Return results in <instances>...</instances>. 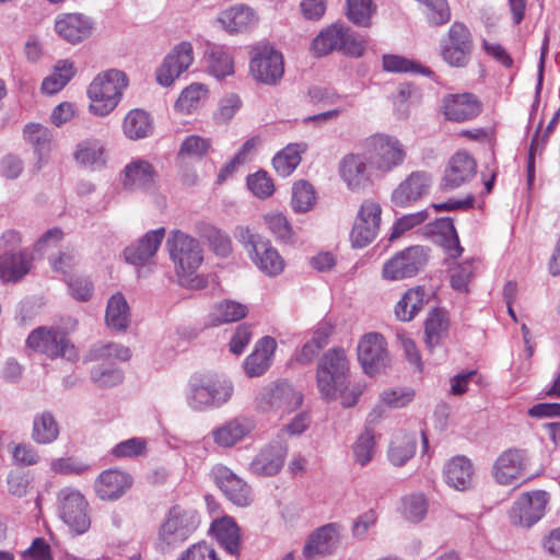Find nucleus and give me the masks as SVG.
<instances>
[{
  "instance_id": "nucleus-1",
  "label": "nucleus",
  "mask_w": 560,
  "mask_h": 560,
  "mask_svg": "<svg viewBox=\"0 0 560 560\" xmlns=\"http://www.w3.org/2000/svg\"><path fill=\"white\" fill-rule=\"evenodd\" d=\"M166 248L180 284L191 289L202 288L203 280L197 275L203 261L199 242L179 230H173L167 237Z\"/></svg>"
},
{
  "instance_id": "nucleus-2",
  "label": "nucleus",
  "mask_w": 560,
  "mask_h": 560,
  "mask_svg": "<svg viewBox=\"0 0 560 560\" xmlns=\"http://www.w3.org/2000/svg\"><path fill=\"white\" fill-rule=\"evenodd\" d=\"M233 393L232 381L212 374H196L189 378L185 401L192 411L206 412L228 404Z\"/></svg>"
},
{
  "instance_id": "nucleus-3",
  "label": "nucleus",
  "mask_w": 560,
  "mask_h": 560,
  "mask_svg": "<svg viewBox=\"0 0 560 560\" xmlns=\"http://www.w3.org/2000/svg\"><path fill=\"white\" fill-rule=\"evenodd\" d=\"M128 80L122 71L112 69L97 74L90 83V112L100 117L112 113L121 100Z\"/></svg>"
},
{
  "instance_id": "nucleus-4",
  "label": "nucleus",
  "mask_w": 560,
  "mask_h": 560,
  "mask_svg": "<svg viewBox=\"0 0 560 560\" xmlns=\"http://www.w3.org/2000/svg\"><path fill=\"white\" fill-rule=\"evenodd\" d=\"M234 237L244 246L252 261L261 272L276 277L283 271L284 260L269 240L243 225L235 229Z\"/></svg>"
},
{
  "instance_id": "nucleus-5",
  "label": "nucleus",
  "mask_w": 560,
  "mask_h": 560,
  "mask_svg": "<svg viewBox=\"0 0 560 560\" xmlns=\"http://www.w3.org/2000/svg\"><path fill=\"white\" fill-rule=\"evenodd\" d=\"M199 524L197 511L178 505L172 508L159 528V548L165 551L178 547L194 534Z\"/></svg>"
},
{
  "instance_id": "nucleus-6",
  "label": "nucleus",
  "mask_w": 560,
  "mask_h": 560,
  "mask_svg": "<svg viewBox=\"0 0 560 560\" xmlns=\"http://www.w3.org/2000/svg\"><path fill=\"white\" fill-rule=\"evenodd\" d=\"M349 377V361L341 348H334L320 358L316 383L322 397L328 401L336 400V390L345 385Z\"/></svg>"
},
{
  "instance_id": "nucleus-7",
  "label": "nucleus",
  "mask_w": 560,
  "mask_h": 560,
  "mask_svg": "<svg viewBox=\"0 0 560 560\" xmlns=\"http://www.w3.org/2000/svg\"><path fill=\"white\" fill-rule=\"evenodd\" d=\"M369 164L372 168L388 173L401 165L406 159L402 143L395 137L374 135L365 140Z\"/></svg>"
},
{
  "instance_id": "nucleus-8",
  "label": "nucleus",
  "mask_w": 560,
  "mask_h": 560,
  "mask_svg": "<svg viewBox=\"0 0 560 560\" xmlns=\"http://www.w3.org/2000/svg\"><path fill=\"white\" fill-rule=\"evenodd\" d=\"M472 35L462 22H454L440 40V55L453 68H465L472 54Z\"/></svg>"
},
{
  "instance_id": "nucleus-9",
  "label": "nucleus",
  "mask_w": 560,
  "mask_h": 560,
  "mask_svg": "<svg viewBox=\"0 0 560 560\" xmlns=\"http://www.w3.org/2000/svg\"><path fill=\"white\" fill-rule=\"evenodd\" d=\"M88 501L75 488L65 487L57 493V511L60 520L77 534L85 533L91 525Z\"/></svg>"
},
{
  "instance_id": "nucleus-10",
  "label": "nucleus",
  "mask_w": 560,
  "mask_h": 560,
  "mask_svg": "<svg viewBox=\"0 0 560 560\" xmlns=\"http://www.w3.org/2000/svg\"><path fill=\"white\" fill-rule=\"evenodd\" d=\"M27 345L51 359L60 357L72 361L78 358L74 346L70 343L66 334L57 328L39 327L33 330L27 338Z\"/></svg>"
},
{
  "instance_id": "nucleus-11",
  "label": "nucleus",
  "mask_w": 560,
  "mask_h": 560,
  "mask_svg": "<svg viewBox=\"0 0 560 560\" xmlns=\"http://www.w3.org/2000/svg\"><path fill=\"white\" fill-rule=\"evenodd\" d=\"M428 250L420 245L410 246L388 259L382 269V276L389 281L415 277L427 264Z\"/></svg>"
},
{
  "instance_id": "nucleus-12",
  "label": "nucleus",
  "mask_w": 560,
  "mask_h": 560,
  "mask_svg": "<svg viewBox=\"0 0 560 560\" xmlns=\"http://www.w3.org/2000/svg\"><path fill=\"white\" fill-rule=\"evenodd\" d=\"M549 494L544 490L523 493L509 511V520L513 526L529 528L542 518Z\"/></svg>"
},
{
  "instance_id": "nucleus-13",
  "label": "nucleus",
  "mask_w": 560,
  "mask_h": 560,
  "mask_svg": "<svg viewBox=\"0 0 560 560\" xmlns=\"http://www.w3.org/2000/svg\"><path fill=\"white\" fill-rule=\"evenodd\" d=\"M303 402V395L287 383L280 382L262 387L256 396L257 407L262 411L290 412Z\"/></svg>"
},
{
  "instance_id": "nucleus-14",
  "label": "nucleus",
  "mask_w": 560,
  "mask_h": 560,
  "mask_svg": "<svg viewBox=\"0 0 560 560\" xmlns=\"http://www.w3.org/2000/svg\"><path fill=\"white\" fill-rule=\"evenodd\" d=\"M381 205L374 199H365L358 211L351 230V242L355 247H364L377 236L381 225Z\"/></svg>"
},
{
  "instance_id": "nucleus-15",
  "label": "nucleus",
  "mask_w": 560,
  "mask_h": 560,
  "mask_svg": "<svg viewBox=\"0 0 560 560\" xmlns=\"http://www.w3.org/2000/svg\"><path fill=\"white\" fill-rule=\"evenodd\" d=\"M250 72L257 81L277 83L283 75V58L270 46H257L252 51Z\"/></svg>"
},
{
  "instance_id": "nucleus-16",
  "label": "nucleus",
  "mask_w": 560,
  "mask_h": 560,
  "mask_svg": "<svg viewBox=\"0 0 560 560\" xmlns=\"http://www.w3.org/2000/svg\"><path fill=\"white\" fill-rule=\"evenodd\" d=\"M194 48L189 42H180L164 58L156 69V81L163 86H171L194 62Z\"/></svg>"
},
{
  "instance_id": "nucleus-17",
  "label": "nucleus",
  "mask_w": 560,
  "mask_h": 560,
  "mask_svg": "<svg viewBox=\"0 0 560 560\" xmlns=\"http://www.w3.org/2000/svg\"><path fill=\"white\" fill-rule=\"evenodd\" d=\"M358 360L364 373L374 375L385 369L389 362L386 342L382 335L369 332L358 345Z\"/></svg>"
},
{
  "instance_id": "nucleus-18",
  "label": "nucleus",
  "mask_w": 560,
  "mask_h": 560,
  "mask_svg": "<svg viewBox=\"0 0 560 560\" xmlns=\"http://www.w3.org/2000/svg\"><path fill=\"white\" fill-rule=\"evenodd\" d=\"M528 467L526 451L509 448L503 451L495 459L492 467V475L500 485H511L522 478Z\"/></svg>"
},
{
  "instance_id": "nucleus-19",
  "label": "nucleus",
  "mask_w": 560,
  "mask_h": 560,
  "mask_svg": "<svg viewBox=\"0 0 560 560\" xmlns=\"http://www.w3.org/2000/svg\"><path fill=\"white\" fill-rule=\"evenodd\" d=\"M215 485L233 504L247 506L253 501L250 487L230 468L218 465L212 469Z\"/></svg>"
},
{
  "instance_id": "nucleus-20",
  "label": "nucleus",
  "mask_w": 560,
  "mask_h": 560,
  "mask_svg": "<svg viewBox=\"0 0 560 560\" xmlns=\"http://www.w3.org/2000/svg\"><path fill=\"white\" fill-rule=\"evenodd\" d=\"M432 177L424 171H416L407 176L392 194L396 207H409L428 195Z\"/></svg>"
},
{
  "instance_id": "nucleus-21",
  "label": "nucleus",
  "mask_w": 560,
  "mask_h": 560,
  "mask_svg": "<svg viewBox=\"0 0 560 560\" xmlns=\"http://www.w3.org/2000/svg\"><path fill=\"white\" fill-rule=\"evenodd\" d=\"M32 266V255L25 249L0 253V282L2 284L21 282L28 275Z\"/></svg>"
},
{
  "instance_id": "nucleus-22",
  "label": "nucleus",
  "mask_w": 560,
  "mask_h": 560,
  "mask_svg": "<svg viewBox=\"0 0 560 560\" xmlns=\"http://www.w3.org/2000/svg\"><path fill=\"white\" fill-rule=\"evenodd\" d=\"M158 179L154 166L147 160L133 159L124 168L122 187L129 191H148Z\"/></svg>"
},
{
  "instance_id": "nucleus-23",
  "label": "nucleus",
  "mask_w": 560,
  "mask_h": 560,
  "mask_svg": "<svg viewBox=\"0 0 560 560\" xmlns=\"http://www.w3.org/2000/svg\"><path fill=\"white\" fill-rule=\"evenodd\" d=\"M476 171L475 159L465 151H458L451 158L441 186L443 189H455L474 178Z\"/></svg>"
},
{
  "instance_id": "nucleus-24",
  "label": "nucleus",
  "mask_w": 560,
  "mask_h": 560,
  "mask_svg": "<svg viewBox=\"0 0 560 560\" xmlns=\"http://www.w3.org/2000/svg\"><path fill=\"white\" fill-rule=\"evenodd\" d=\"M255 429L253 419L244 416L234 417L211 431L213 442L223 448H230L241 442Z\"/></svg>"
},
{
  "instance_id": "nucleus-25",
  "label": "nucleus",
  "mask_w": 560,
  "mask_h": 560,
  "mask_svg": "<svg viewBox=\"0 0 560 560\" xmlns=\"http://www.w3.org/2000/svg\"><path fill=\"white\" fill-rule=\"evenodd\" d=\"M369 159L361 154L350 153L339 163V174L348 189L360 191L370 183Z\"/></svg>"
},
{
  "instance_id": "nucleus-26",
  "label": "nucleus",
  "mask_w": 560,
  "mask_h": 560,
  "mask_svg": "<svg viewBox=\"0 0 560 560\" xmlns=\"http://www.w3.org/2000/svg\"><path fill=\"white\" fill-rule=\"evenodd\" d=\"M132 477L119 469H107L94 482L96 495L101 500H118L132 486Z\"/></svg>"
},
{
  "instance_id": "nucleus-27",
  "label": "nucleus",
  "mask_w": 560,
  "mask_h": 560,
  "mask_svg": "<svg viewBox=\"0 0 560 560\" xmlns=\"http://www.w3.org/2000/svg\"><path fill=\"white\" fill-rule=\"evenodd\" d=\"M447 120L463 122L475 118L481 110L480 103L471 93L448 94L442 102Z\"/></svg>"
},
{
  "instance_id": "nucleus-28",
  "label": "nucleus",
  "mask_w": 560,
  "mask_h": 560,
  "mask_svg": "<svg viewBox=\"0 0 560 560\" xmlns=\"http://www.w3.org/2000/svg\"><path fill=\"white\" fill-rule=\"evenodd\" d=\"M217 22L228 33H243L254 28L258 23L256 11L246 4H235L223 10Z\"/></svg>"
},
{
  "instance_id": "nucleus-29",
  "label": "nucleus",
  "mask_w": 560,
  "mask_h": 560,
  "mask_svg": "<svg viewBox=\"0 0 560 560\" xmlns=\"http://www.w3.org/2000/svg\"><path fill=\"white\" fill-rule=\"evenodd\" d=\"M92 28V21L80 13H63L58 15L55 21V30L58 35L71 44L88 38Z\"/></svg>"
},
{
  "instance_id": "nucleus-30",
  "label": "nucleus",
  "mask_w": 560,
  "mask_h": 560,
  "mask_svg": "<svg viewBox=\"0 0 560 560\" xmlns=\"http://www.w3.org/2000/svg\"><path fill=\"white\" fill-rule=\"evenodd\" d=\"M287 451V445L281 442L266 446L250 463V470L259 476L278 474L283 466Z\"/></svg>"
},
{
  "instance_id": "nucleus-31",
  "label": "nucleus",
  "mask_w": 560,
  "mask_h": 560,
  "mask_svg": "<svg viewBox=\"0 0 560 560\" xmlns=\"http://www.w3.org/2000/svg\"><path fill=\"white\" fill-rule=\"evenodd\" d=\"M164 236V228L149 231L136 244H132L125 249L124 254L126 260L132 265H142L147 262L155 255Z\"/></svg>"
},
{
  "instance_id": "nucleus-32",
  "label": "nucleus",
  "mask_w": 560,
  "mask_h": 560,
  "mask_svg": "<svg viewBox=\"0 0 560 560\" xmlns=\"http://www.w3.org/2000/svg\"><path fill=\"white\" fill-rule=\"evenodd\" d=\"M443 477L451 488L465 491L472 485L474 466L466 456H454L444 465Z\"/></svg>"
},
{
  "instance_id": "nucleus-33",
  "label": "nucleus",
  "mask_w": 560,
  "mask_h": 560,
  "mask_svg": "<svg viewBox=\"0 0 560 560\" xmlns=\"http://www.w3.org/2000/svg\"><path fill=\"white\" fill-rule=\"evenodd\" d=\"M339 542L338 526L327 524L315 530L307 539L303 553L307 558L326 556L332 552Z\"/></svg>"
},
{
  "instance_id": "nucleus-34",
  "label": "nucleus",
  "mask_w": 560,
  "mask_h": 560,
  "mask_svg": "<svg viewBox=\"0 0 560 560\" xmlns=\"http://www.w3.org/2000/svg\"><path fill=\"white\" fill-rule=\"evenodd\" d=\"M277 342L272 337L261 338L255 350L245 359L244 369L249 377L262 375L271 365Z\"/></svg>"
},
{
  "instance_id": "nucleus-35",
  "label": "nucleus",
  "mask_w": 560,
  "mask_h": 560,
  "mask_svg": "<svg viewBox=\"0 0 560 560\" xmlns=\"http://www.w3.org/2000/svg\"><path fill=\"white\" fill-rule=\"evenodd\" d=\"M210 532L218 542L231 555H237L240 550V528L230 516L214 520Z\"/></svg>"
},
{
  "instance_id": "nucleus-36",
  "label": "nucleus",
  "mask_w": 560,
  "mask_h": 560,
  "mask_svg": "<svg viewBox=\"0 0 560 560\" xmlns=\"http://www.w3.org/2000/svg\"><path fill=\"white\" fill-rule=\"evenodd\" d=\"M105 322L109 329L126 331L130 324V308L125 296L117 292L107 302Z\"/></svg>"
},
{
  "instance_id": "nucleus-37",
  "label": "nucleus",
  "mask_w": 560,
  "mask_h": 560,
  "mask_svg": "<svg viewBox=\"0 0 560 560\" xmlns=\"http://www.w3.org/2000/svg\"><path fill=\"white\" fill-rule=\"evenodd\" d=\"M153 120L143 109H131L122 121L124 135L130 140L148 138L153 133Z\"/></svg>"
},
{
  "instance_id": "nucleus-38",
  "label": "nucleus",
  "mask_w": 560,
  "mask_h": 560,
  "mask_svg": "<svg viewBox=\"0 0 560 560\" xmlns=\"http://www.w3.org/2000/svg\"><path fill=\"white\" fill-rule=\"evenodd\" d=\"M305 143H290L278 152L272 159V165L278 175L287 177L293 173L301 162V154L305 152Z\"/></svg>"
},
{
  "instance_id": "nucleus-39",
  "label": "nucleus",
  "mask_w": 560,
  "mask_h": 560,
  "mask_svg": "<svg viewBox=\"0 0 560 560\" xmlns=\"http://www.w3.org/2000/svg\"><path fill=\"white\" fill-rule=\"evenodd\" d=\"M417 448V439L415 434H396L388 448V459L396 466H404L413 457Z\"/></svg>"
},
{
  "instance_id": "nucleus-40",
  "label": "nucleus",
  "mask_w": 560,
  "mask_h": 560,
  "mask_svg": "<svg viewBox=\"0 0 560 560\" xmlns=\"http://www.w3.org/2000/svg\"><path fill=\"white\" fill-rule=\"evenodd\" d=\"M208 71L218 79L225 78L234 71V61L229 50L223 46L212 45L207 55Z\"/></svg>"
},
{
  "instance_id": "nucleus-41",
  "label": "nucleus",
  "mask_w": 560,
  "mask_h": 560,
  "mask_svg": "<svg viewBox=\"0 0 560 560\" xmlns=\"http://www.w3.org/2000/svg\"><path fill=\"white\" fill-rule=\"evenodd\" d=\"M59 435V425L50 412H42L34 418L32 439L38 444H50Z\"/></svg>"
},
{
  "instance_id": "nucleus-42",
  "label": "nucleus",
  "mask_w": 560,
  "mask_h": 560,
  "mask_svg": "<svg viewBox=\"0 0 560 560\" xmlns=\"http://www.w3.org/2000/svg\"><path fill=\"white\" fill-rule=\"evenodd\" d=\"M209 90L202 83H191L184 89L175 103V108L183 114H190L199 108L208 97Z\"/></svg>"
},
{
  "instance_id": "nucleus-43",
  "label": "nucleus",
  "mask_w": 560,
  "mask_h": 560,
  "mask_svg": "<svg viewBox=\"0 0 560 560\" xmlns=\"http://www.w3.org/2000/svg\"><path fill=\"white\" fill-rule=\"evenodd\" d=\"M74 159L83 166H102L106 162L105 149L98 140H84L78 144Z\"/></svg>"
},
{
  "instance_id": "nucleus-44",
  "label": "nucleus",
  "mask_w": 560,
  "mask_h": 560,
  "mask_svg": "<svg viewBox=\"0 0 560 560\" xmlns=\"http://www.w3.org/2000/svg\"><path fill=\"white\" fill-rule=\"evenodd\" d=\"M342 25L334 24L323 30L312 42V50L316 56H325L338 50L342 38Z\"/></svg>"
},
{
  "instance_id": "nucleus-45",
  "label": "nucleus",
  "mask_w": 560,
  "mask_h": 560,
  "mask_svg": "<svg viewBox=\"0 0 560 560\" xmlns=\"http://www.w3.org/2000/svg\"><path fill=\"white\" fill-rule=\"evenodd\" d=\"M447 330L448 320L445 313L440 310L433 311L425 320L424 327L425 343L430 350L441 343L442 339L446 336Z\"/></svg>"
},
{
  "instance_id": "nucleus-46",
  "label": "nucleus",
  "mask_w": 560,
  "mask_h": 560,
  "mask_svg": "<svg viewBox=\"0 0 560 560\" xmlns=\"http://www.w3.org/2000/svg\"><path fill=\"white\" fill-rule=\"evenodd\" d=\"M247 314V306L235 301L225 300L218 303L212 313L211 322L214 325H221L237 322Z\"/></svg>"
},
{
  "instance_id": "nucleus-47",
  "label": "nucleus",
  "mask_w": 560,
  "mask_h": 560,
  "mask_svg": "<svg viewBox=\"0 0 560 560\" xmlns=\"http://www.w3.org/2000/svg\"><path fill=\"white\" fill-rule=\"evenodd\" d=\"M423 306V293L421 290H409L398 301L395 315L401 322L411 320Z\"/></svg>"
},
{
  "instance_id": "nucleus-48",
  "label": "nucleus",
  "mask_w": 560,
  "mask_h": 560,
  "mask_svg": "<svg viewBox=\"0 0 560 560\" xmlns=\"http://www.w3.org/2000/svg\"><path fill=\"white\" fill-rule=\"evenodd\" d=\"M428 506L422 493H411L401 499L400 513L409 522L418 523L425 517Z\"/></svg>"
},
{
  "instance_id": "nucleus-49",
  "label": "nucleus",
  "mask_w": 560,
  "mask_h": 560,
  "mask_svg": "<svg viewBox=\"0 0 560 560\" xmlns=\"http://www.w3.org/2000/svg\"><path fill=\"white\" fill-rule=\"evenodd\" d=\"M265 224L267 225L270 233L279 241L283 243L293 242V230L281 212L272 211L264 215Z\"/></svg>"
},
{
  "instance_id": "nucleus-50",
  "label": "nucleus",
  "mask_w": 560,
  "mask_h": 560,
  "mask_svg": "<svg viewBox=\"0 0 560 560\" xmlns=\"http://www.w3.org/2000/svg\"><path fill=\"white\" fill-rule=\"evenodd\" d=\"M374 11L373 0H347V16L359 26H369Z\"/></svg>"
},
{
  "instance_id": "nucleus-51",
  "label": "nucleus",
  "mask_w": 560,
  "mask_h": 560,
  "mask_svg": "<svg viewBox=\"0 0 560 560\" xmlns=\"http://www.w3.org/2000/svg\"><path fill=\"white\" fill-rule=\"evenodd\" d=\"M314 202L315 192L310 183L300 180L293 185L291 205L295 212H307L311 210Z\"/></svg>"
},
{
  "instance_id": "nucleus-52",
  "label": "nucleus",
  "mask_w": 560,
  "mask_h": 560,
  "mask_svg": "<svg viewBox=\"0 0 560 560\" xmlns=\"http://www.w3.org/2000/svg\"><path fill=\"white\" fill-rule=\"evenodd\" d=\"M91 378L97 386L109 387L121 383L124 374L114 364L103 362L92 369Z\"/></svg>"
},
{
  "instance_id": "nucleus-53",
  "label": "nucleus",
  "mask_w": 560,
  "mask_h": 560,
  "mask_svg": "<svg viewBox=\"0 0 560 560\" xmlns=\"http://www.w3.org/2000/svg\"><path fill=\"white\" fill-rule=\"evenodd\" d=\"M92 360H110L117 359L119 361H128L131 358V351L128 347H125L115 342L95 345L91 350Z\"/></svg>"
},
{
  "instance_id": "nucleus-54",
  "label": "nucleus",
  "mask_w": 560,
  "mask_h": 560,
  "mask_svg": "<svg viewBox=\"0 0 560 560\" xmlns=\"http://www.w3.org/2000/svg\"><path fill=\"white\" fill-rule=\"evenodd\" d=\"M354 462L360 466L370 463L375 454L374 434L370 430L361 433L352 447Z\"/></svg>"
},
{
  "instance_id": "nucleus-55",
  "label": "nucleus",
  "mask_w": 560,
  "mask_h": 560,
  "mask_svg": "<svg viewBox=\"0 0 560 560\" xmlns=\"http://www.w3.org/2000/svg\"><path fill=\"white\" fill-rule=\"evenodd\" d=\"M49 466L54 474L63 476H81L90 470L89 464L73 456L54 458Z\"/></svg>"
},
{
  "instance_id": "nucleus-56",
  "label": "nucleus",
  "mask_w": 560,
  "mask_h": 560,
  "mask_svg": "<svg viewBox=\"0 0 560 560\" xmlns=\"http://www.w3.org/2000/svg\"><path fill=\"white\" fill-rule=\"evenodd\" d=\"M202 236L208 241L213 252L221 257H226L232 252L230 236L212 225H207L202 230Z\"/></svg>"
},
{
  "instance_id": "nucleus-57",
  "label": "nucleus",
  "mask_w": 560,
  "mask_h": 560,
  "mask_svg": "<svg viewBox=\"0 0 560 560\" xmlns=\"http://www.w3.org/2000/svg\"><path fill=\"white\" fill-rule=\"evenodd\" d=\"M259 144V138L253 137L246 140L233 159L221 170L219 179L230 176L240 165L246 163Z\"/></svg>"
},
{
  "instance_id": "nucleus-58",
  "label": "nucleus",
  "mask_w": 560,
  "mask_h": 560,
  "mask_svg": "<svg viewBox=\"0 0 560 560\" xmlns=\"http://www.w3.org/2000/svg\"><path fill=\"white\" fill-rule=\"evenodd\" d=\"M382 65L386 72L393 73L429 72L424 71L421 65L416 61L399 55H384L382 58Z\"/></svg>"
},
{
  "instance_id": "nucleus-59",
  "label": "nucleus",
  "mask_w": 560,
  "mask_h": 560,
  "mask_svg": "<svg viewBox=\"0 0 560 560\" xmlns=\"http://www.w3.org/2000/svg\"><path fill=\"white\" fill-rule=\"evenodd\" d=\"M147 451V440L143 438H131L116 444L112 450V455L116 458H132L144 455Z\"/></svg>"
},
{
  "instance_id": "nucleus-60",
  "label": "nucleus",
  "mask_w": 560,
  "mask_h": 560,
  "mask_svg": "<svg viewBox=\"0 0 560 560\" xmlns=\"http://www.w3.org/2000/svg\"><path fill=\"white\" fill-rule=\"evenodd\" d=\"M475 261L466 260L451 270V285L454 290L466 292L474 277Z\"/></svg>"
},
{
  "instance_id": "nucleus-61",
  "label": "nucleus",
  "mask_w": 560,
  "mask_h": 560,
  "mask_svg": "<svg viewBox=\"0 0 560 560\" xmlns=\"http://www.w3.org/2000/svg\"><path fill=\"white\" fill-rule=\"evenodd\" d=\"M247 186L258 198H267L275 191V185L271 177L265 171H258L247 177Z\"/></svg>"
},
{
  "instance_id": "nucleus-62",
  "label": "nucleus",
  "mask_w": 560,
  "mask_h": 560,
  "mask_svg": "<svg viewBox=\"0 0 560 560\" xmlns=\"http://www.w3.org/2000/svg\"><path fill=\"white\" fill-rule=\"evenodd\" d=\"M177 560H222L213 545L200 541L184 550Z\"/></svg>"
},
{
  "instance_id": "nucleus-63",
  "label": "nucleus",
  "mask_w": 560,
  "mask_h": 560,
  "mask_svg": "<svg viewBox=\"0 0 560 560\" xmlns=\"http://www.w3.org/2000/svg\"><path fill=\"white\" fill-rule=\"evenodd\" d=\"M424 7L429 24L440 26L450 22L451 9L446 0H431Z\"/></svg>"
},
{
  "instance_id": "nucleus-64",
  "label": "nucleus",
  "mask_w": 560,
  "mask_h": 560,
  "mask_svg": "<svg viewBox=\"0 0 560 560\" xmlns=\"http://www.w3.org/2000/svg\"><path fill=\"white\" fill-rule=\"evenodd\" d=\"M242 101L236 94H229L220 100L217 112L214 113V120L218 124L229 122L235 114L240 110Z\"/></svg>"
}]
</instances>
